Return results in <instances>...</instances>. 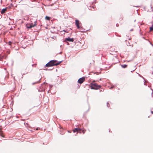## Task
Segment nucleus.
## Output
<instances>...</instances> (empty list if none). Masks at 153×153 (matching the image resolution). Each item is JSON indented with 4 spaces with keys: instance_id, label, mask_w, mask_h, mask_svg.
I'll use <instances>...</instances> for the list:
<instances>
[{
    "instance_id": "obj_1",
    "label": "nucleus",
    "mask_w": 153,
    "mask_h": 153,
    "mask_svg": "<svg viewBox=\"0 0 153 153\" xmlns=\"http://www.w3.org/2000/svg\"><path fill=\"white\" fill-rule=\"evenodd\" d=\"M61 61L57 62V61L56 60H51L46 64L45 66L48 67L55 65H57L61 63Z\"/></svg>"
},
{
    "instance_id": "obj_2",
    "label": "nucleus",
    "mask_w": 153,
    "mask_h": 153,
    "mask_svg": "<svg viewBox=\"0 0 153 153\" xmlns=\"http://www.w3.org/2000/svg\"><path fill=\"white\" fill-rule=\"evenodd\" d=\"M90 87L91 89H94L97 90L99 89L101 87V86L100 85H98V84L95 83L94 82L91 83L90 84Z\"/></svg>"
},
{
    "instance_id": "obj_3",
    "label": "nucleus",
    "mask_w": 153,
    "mask_h": 153,
    "mask_svg": "<svg viewBox=\"0 0 153 153\" xmlns=\"http://www.w3.org/2000/svg\"><path fill=\"white\" fill-rule=\"evenodd\" d=\"M82 129L79 128H75L73 130V131L74 133L77 132V134L78 132H79L80 133H81V131Z\"/></svg>"
},
{
    "instance_id": "obj_4",
    "label": "nucleus",
    "mask_w": 153,
    "mask_h": 153,
    "mask_svg": "<svg viewBox=\"0 0 153 153\" xmlns=\"http://www.w3.org/2000/svg\"><path fill=\"white\" fill-rule=\"evenodd\" d=\"M85 81V78L84 77H83L79 78L78 81V82L80 83H82Z\"/></svg>"
},
{
    "instance_id": "obj_5",
    "label": "nucleus",
    "mask_w": 153,
    "mask_h": 153,
    "mask_svg": "<svg viewBox=\"0 0 153 153\" xmlns=\"http://www.w3.org/2000/svg\"><path fill=\"white\" fill-rule=\"evenodd\" d=\"M36 25V23H35V24L33 25L32 24H27L26 25L27 27L28 28H30L32 27H33Z\"/></svg>"
},
{
    "instance_id": "obj_6",
    "label": "nucleus",
    "mask_w": 153,
    "mask_h": 153,
    "mask_svg": "<svg viewBox=\"0 0 153 153\" xmlns=\"http://www.w3.org/2000/svg\"><path fill=\"white\" fill-rule=\"evenodd\" d=\"M79 21L77 20H75V24L77 27L78 29H80V27L79 25Z\"/></svg>"
},
{
    "instance_id": "obj_7",
    "label": "nucleus",
    "mask_w": 153,
    "mask_h": 153,
    "mask_svg": "<svg viewBox=\"0 0 153 153\" xmlns=\"http://www.w3.org/2000/svg\"><path fill=\"white\" fill-rule=\"evenodd\" d=\"M65 40L68 41L69 42H73L74 41V39L73 38H67L65 39Z\"/></svg>"
},
{
    "instance_id": "obj_8",
    "label": "nucleus",
    "mask_w": 153,
    "mask_h": 153,
    "mask_svg": "<svg viewBox=\"0 0 153 153\" xmlns=\"http://www.w3.org/2000/svg\"><path fill=\"white\" fill-rule=\"evenodd\" d=\"M7 10V8H4L2 9L1 12V14H3L5 13Z\"/></svg>"
},
{
    "instance_id": "obj_9",
    "label": "nucleus",
    "mask_w": 153,
    "mask_h": 153,
    "mask_svg": "<svg viewBox=\"0 0 153 153\" xmlns=\"http://www.w3.org/2000/svg\"><path fill=\"white\" fill-rule=\"evenodd\" d=\"M0 135L2 137H4V136L3 134V131L1 130V128H0Z\"/></svg>"
},
{
    "instance_id": "obj_10",
    "label": "nucleus",
    "mask_w": 153,
    "mask_h": 153,
    "mask_svg": "<svg viewBox=\"0 0 153 153\" xmlns=\"http://www.w3.org/2000/svg\"><path fill=\"white\" fill-rule=\"evenodd\" d=\"M41 79V78H40L39 79V80L37 82H35L34 83H33V84L34 85V84H37V83H39L40 82Z\"/></svg>"
},
{
    "instance_id": "obj_11",
    "label": "nucleus",
    "mask_w": 153,
    "mask_h": 153,
    "mask_svg": "<svg viewBox=\"0 0 153 153\" xmlns=\"http://www.w3.org/2000/svg\"><path fill=\"white\" fill-rule=\"evenodd\" d=\"M127 65H121V67L123 68H125L127 67Z\"/></svg>"
},
{
    "instance_id": "obj_12",
    "label": "nucleus",
    "mask_w": 153,
    "mask_h": 153,
    "mask_svg": "<svg viewBox=\"0 0 153 153\" xmlns=\"http://www.w3.org/2000/svg\"><path fill=\"white\" fill-rule=\"evenodd\" d=\"M50 18L49 17L46 16L45 17V19L48 20H50Z\"/></svg>"
},
{
    "instance_id": "obj_13",
    "label": "nucleus",
    "mask_w": 153,
    "mask_h": 153,
    "mask_svg": "<svg viewBox=\"0 0 153 153\" xmlns=\"http://www.w3.org/2000/svg\"><path fill=\"white\" fill-rule=\"evenodd\" d=\"M153 30V25H152L151 27L150 28V31H151Z\"/></svg>"
},
{
    "instance_id": "obj_14",
    "label": "nucleus",
    "mask_w": 153,
    "mask_h": 153,
    "mask_svg": "<svg viewBox=\"0 0 153 153\" xmlns=\"http://www.w3.org/2000/svg\"><path fill=\"white\" fill-rule=\"evenodd\" d=\"M82 131V132L83 133V134H84L86 131V130L85 129H82L81 130Z\"/></svg>"
},
{
    "instance_id": "obj_15",
    "label": "nucleus",
    "mask_w": 153,
    "mask_h": 153,
    "mask_svg": "<svg viewBox=\"0 0 153 153\" xmlns=\"http://www.w3.org/2000/svg\"><path fill=\"white\" fill-rule=\"evenodd\" d=\"M12 44V42H11L10 41H9V44L10 45H11V44Z\"/></svg>"
},
{
    "instance_id": "obj_16",
    "label": "nucleus",
    "mask_w": 153,
    "mask_h": 153,
    "mask_svg": "<svg viewBox=\"0 0 153 153\" xmlns=\"http://www.w3.org/2000/svg\"><path fill=\"white\" fill-rule=\"evenodd\" d=\"M151 112L152 114H153V111H151Z\"/></svg>"
},
{
    "instance_id": "obj_17",
    "label": "nucleus",
    "mask_w": 153,
    "mask_h": 153,
    "mask_svg": "<svg viewBox=\"0 0 153 153\" xmlns=\"http://www.w3.org/2000/svg\"><path fill=\"white\" fill-rule=\"evenodd\" d=\"M113 87H112L111 88V89L113 88Z\"/></svg>"
},
{
    "instance_id": "obj_18",
    "label": "nucleus",
    "mask_w": 153,
    "mask_h": 153,
    "mask_svg": "<svg viewBox=\"0 0 153 153\" xmlns=\"http://www.w3.org/2000/svg\"><path fill=\"white\" fill-rule=\"evenodd\" d=\"M151 44L152 45V46H153V45H152L151 43Z\"/></svg>"
},
{
    "instance_id": "obj_19",
    "label": "nucleus",
    "mask_w": 153,
    "mask_h": 153,
    "mask_svg": "<svg viewBox=\"0 0 153 153\" xmlns=\"http://www.w3.org/2000/svg\"><path fill=\"white\" fill-rule=\"evenodd\" d=\"M132 30H131V31H132Z\"/></svg>"
}]
</instances>
